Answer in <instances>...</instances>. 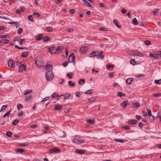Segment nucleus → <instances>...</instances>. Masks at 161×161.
<instances>
[{
	"instance_id": "nucleus-62",
	"label": "nucleus",
	"mask_w": 161,
	"mask_h": 161,
	"mask_svg": "<svg viewBox=\"0 0 161 161\" xmlns=\"http://www.w3.org/2000/svg\"><path fill=\"white\" fill-rule=\"evenodd\" d=\"M73 142L75 143L78 144V141L77 138L74 139L73 140Z\"/></svg>"
},
{
	"instance_id": "nucleus-1",
	"label": "nucleus",
	"mask_w": 161,
	"mask_h": 161,
	"mask_svg": "<svg viewBox=\"0 0 161 161\" xmlns=\"http://www.w3.org/2000/svg\"><path fill=\"white\" fill-rule=\"evenodd\" d=\"M35 62L36 65L38 67H41L43 65L42 59L39 57H36L35 58Z\"/></svg>"
},
{
	"instance_id": "nucleus-59",
	"label": "nucleus",
	"mask_w": 161,
	"mask_h": 161,
	"mask_svg": "<svg viewBox=\"0 0 161 161\" xmlns=\"http://www.w3.org/2000/svg\"><path fill=\"white\" fill-rule=\"evenodd\" d=\"M142 115L143 116L146 117L147 116V114L145 111H142Z\"/></svg>"
},
{
	"instance_id": "nucleus-63",
	"label": "nucleus",
	"mask_w": 161,
	"mask_h": 161,
	"mask_svg": "<svg viewBox=\"0 0 161 161\" xmlns=\"http://www.w3.org/2000/svg\"><path fill=\"white\" fill-rule=\"evenodd\" d=\"M68 84L71 86H73L75 85V84L74 83L72 84V82L71 81H69L68 82Z\"/></svg>"
},
{
	"instance_id": "nucleus-47",
	"label": "nucleus",
	"mask_w": 161,
	"mask_h": 161,
	"mask_svg": "<svg viewBox=\"0 0 161 161\" xmlns=\"http://www.w3.org/2000/svg\"><path fill=\"white\" fill-rule=\"evenodd\" d=\"M155 83L156 84H161V79L158 80H155Z\"/></svg>"
},
{
	"instance_id": "nucleus-50",
	"label": "nucleus",
	"mask_w": 161,
	"mask_h": 161,
	"mask_svg": "<svg viewBox=\"0 0 161 161\" xmlns=\"http://www.w3.org/2000/svg\"><path fill=\"white\" fill-rule=\"evenodd\" d=\"M50 98V97H47L44 98L41 101V103H42V102H44V101H45L46 100H47L48 99H49Z\"/></svg>"
},
{
	"instance_id": "nucleus-48",
	"label": "nucleus",
	"mask_w": 161,
	"mask_h": 161,
	"mask_svg": "<svg viewBox=\"0 0 161 161\" xmlns=\"http://www.w3.org/2000/svg\"><path fill=\"white\" fill-rule=\"evenodd\" d=\"M68 51H67L66 49H65V55H66V56H64V57H63V56H62V57H63V58H67V57L68 56Z\"/></svg>"
},
{
	"instance_id": "nucleus-22",
	"label": "nucleus",
	"mask_w": 161,
	"mask_h": 161,
	"mask_svg": "<svg viewBox=\"0 0 161 161\" xmlns=\"http://www.w3.org/2000/svg\"><path fill=\"white\" fill-rule=\"evenodd\" d=\"M28 55V52H24L21 54V56L22 57H25Z\"/></svg>"
},
{
	"instance_id": "nucleus-21",
	"label": "nucleus",
	"mask_w": 161,
	"mask_h": 161,
	"mask_svg": "<svg viewBox=\"0 0 161 161\" xmlns=\"http://www.w3.org/2000/svg\"><path fill=\"white\" fill-rule=\"evenodd\" d=\"M94 92V90L93 89L88 90L85 92V94H91Z\"/></svg>"
},
{
	"instance_id": "nucleus-10",
	"label": "nucleus",
	"mask_w": 161,
	"mask_h": 161,
	"mask_svg": "<svg viewBox=\"0 0 161 161\" xmlns=\"http://www.w3.org/2000/svg\"><path fill=\"white\" fill-rule=\"evenodd\" d=\"M75 59V56L73 54H72L69 57V61L70 63H72Z\"/></svg>"
},
{
	"instance_id": "nucleus-52",
	"label": "nucleus",
	"mask_w": 161,
	"mask_h": 161,
	"mask_svg": "<svg viewBox=\"0 0 161 161\" xmlns=\"http://www.w3.org/2000/svg\"><path fill=\"white\" fill-rule=\"evenodd\" d=\"M46 31L47 32H50L52 31V28L50 27L46 28Z\"/></svg>"
},
{
	"instance_id": "nucleus-25",
	"label": "nucleus",
	"mask_w": 161,
	"mask_h": 161,
	"mask_svg": "<svg viewBox=\"0 0 161 161\" xmlns=\"http://www.w3.org/2000/svg\"><path fill=\"white\" fill-rule=\"evenodd\" d=\"M16 151L18 153H23L25 152V151L24 149H20V148H18L16 149Z\"/></svg>"
},
{
	"instance_id": "nucleus-26",
	"label": "nucleus",
	"mask_w": 161,
	"mask_h": 161,
	"mask_svg": "<svg viewBox=\"0 0 161 161\" xmlns=\"http://www.w3.org/2000/svg\"><path fill=\"white\" fill-rule=\"evenodd\" d=\"M32 92V90H26L24 92V95H26L27 94H30V93H31Z\"/></svg>"
},
{
	"instance_id": "nucleus-7",
	"label": "nucleus",
	"mask_w": 161,
	"mask_h": 161,
	"mask_svg": "<svg viewBox=\"0 0 161 161\" xmlns=\"http://www.w3.org/2000/svg\"><path fill=\"white\" fill-rule=\"evenodd\" d=\"M26 70V67L24 64H22L19 66L18 69L19 72H22Z\"/></svg>"
},
{
	"instance_id": "nucleus-49",
	"label": "nucleus",
	"mask_w": 161,
	"mask_h": 161,
	"mask_svg": "<svg viewBox=\"0 0 161 161\" xmlns=\"http://www.w3.org/2000/svg\"><path fill=\"white\" fill-rule=\"evenodd\" d=\"M23 30L21 28H19L17 31V33L18 34H20L22 32Z\"/></svg>"
},
{
	"instance_id": "nucleus-31",
	"label": "nucleus",
	"mask_w": 161,
	"mask_h": 161,
	"mask_svg": "<svg viewBox=\"0 0 161 161\" xmlns=\"http://www.w3.org/2000/svg\"><path fill=\"white\" fill-rule=\"evenodd\" d=\"M132 106L134 108H138L139 107L140 104L138 103H133L132 104Z\"/></svg>"
},
{
	"instance_id": "nucleus-29",
	"label": "nucleus",
	"mask_w": 161,
	"mask_h": 161,
	"mask_svg": "<svg viewBox=\"0 0 161 161\" xmlns=\"http://www.w3.org/2000/svg\"><path fill=\"white\" fill-rule=\"evenodd\" d=\"M70 96V94L69 93H67L65 94L64 97V99L65 100L68 98Z\"/></svg>"
},
{
	"instance_id": "nucleus-64",
	"label": "nucleus",
	"mask_w": 161,
	"mask_h": 161,
	"mask_svg": "<svg viewBox=\"0 0 161 161\" xmlns=\"http://www.w3.org/2000/svg\"><path fill=\"white\" fill-rule=\"evenodd\" d=\"M78 14L80 17L82 18L83 17V15L82 14V13L81 11H80V12Z\"/></svg>"
},
{
	"instance_id": "nucleus-43",
	"label": "nucleus",
	"mask_w": 161,
	"mask_h": 161,
	"mask_svg": "<svg viewBox=\"0 0 161 161\" xmlns=\"http://www.w3.org/2000/svg\"><path fill=\"white\" fill-rule=\"evenodd\" d=\"M114 141L117 142H120L121 143H123L125 141L123 140L122 139H115L114 140Z\"/></svg>"
},
{
	"instance_id": "nucleus-19",
	"label": "nucleus",
	"mask_w": 161,
	"mask_h": 161,
	"mask_svg": "<svg viewBox=\"0 0 161 161\" xmlns=\"http://www.w3.org/2000/svg\"><path fill=\"white\" fill-rule=\"evenodd\" d=\"M48 51L50 52L51 54H54V53H52V52L55 49V47H48Z\"/></svg>"
},
{
	"instance_id": "nucleus-35",
	"label": "nucleus",
	"mask_w": 161,
	"mask_h": 161,
	"mask_svg": "<svg viewBox=\"0 0 161 161\" xmlns=\"http://www.w3.org/2000/svg\"><path fill=\"white\" fill-rule=\"evenodd\" d=\"M17 109L19 110L21 108H23V106L19 103L17 105Z\"/></svg>"
},
{
	"instance_id": "nucleus-11",
	"label": "nucleus",
	"mask_w": 161,
	"mask_h": 161,
	"mask_svg": "<svg viewBox=\"0 0 161 161\" xmlns=\"http://www.w3.org/2000/svg\"><path fill=\"white\" fill-rule=\"evenodd\" d=\"M63 108V107L61 105H60L58 104H56L54 106V109L55 110H57L61 109Z\"/></svg>"
},
{
	"instance_id": "nucleus-30",
	"label": "nucleus",
	"mask_w": 161,
	"mask_h": 161,
	"mask_svg": "<svg viewBox=\"0 0 161 161\" xmlns=\"http://www.w3.org/2000/svg\"><path fill=\"white\" fill-rule=\"evenodd\" d=\"M2 43L4 44H6L8 43L9 41L8 39H3L2 40Z\"/></svg>"
},
{
	"instance_id": "nucleus-27",
	"label": "nucleus",
	"mask_w": 161,
	"mask_h": 161,
	"mask_svg": "<svg viewBox=\"0 0 161 161\" xmlns=\"http://www.w3.org/2000/svg\"><path fill=\"white\" fill-rule=\"evenodd\" d=\"M86 121L88 123L92 124L94 122V119H86Z\"/></svg>"
},
{
	"instance_id": "nucleus-45",
	"label": "nucleus",
	"mask_w": 161,
	"mask_h": 161,
	"mask_svg": "<svg viewBox=\"0 0 161 161\" xmlns=\"http://www.w3.org/2000/svg\"><path fill=\"white\" fill-rule=\"evenodd\" d=\"M33 15L34 16H36L37 17H39L40 16V14L36 12H34L33 13Z\"/></svg>"
},
{
	"instance_id": "nucleus-46",
	"label": "nucleus",
	"mask_w": 161,
	"mask_h": 161,
	"mask_svg": "<svg viewBox=\"0 0 161 161\" xmlns=\"http://www.w3.org/2000/svg\"><path fill=\"white\" fill-rule=\"evenodd\" d=\"M153 96L155 97H160L161 96V94L160 93H158L156 94H153Z\"/></svg>"
},
{
	"instance_id": "nucleus-37",
	"label": "nucleus",
	"mask_w": 161,
	"mask_h": 161,
	"mask_svg": "<svg viewBox=\"0 0 161 161\" xmlns=\"http://www.w3.org/2000/svg\"><path fill=\"white\" fill-rule=\"evenodd\" d=\"M122 128L125 130H129L130 129V127L129 125H125L122 126Z\"/></svg>"
},
{
	"instance_id": "nucleus-18",
	"label": "nucleus",
	"mask_w": 161,
	"mask_h": 161,
	"mask_svg": "<svg viewBox=\"0 0 161 161\" xmlns=\"http://www.w3.org/2000/svg\"><path fill=\"white\" fill-rule=\"evenodd\" d=\"M133 80V78H128L126 80V82L128 84H130Z\"/></svg>"
},
{
	"instance_id": "nucleus-14",
	"label": "nucleus",
	"mask_w": 161,
	"mask_h": 161,
	"mask_svg": "<svg viewBox=\"0 0 161 161\" xmlns=\"http://www.w3.org/2000/svg\"><path fill=\"white\" fill-rule=\"evenodd\" d=\"M53 66L52 65H47L46 67V70L48 72L49 71H51L52 69Z\"/></svg>"
},
{
	"instance_id": "nucleus-61",
	"label": "nucleus",
	"mask_w": 161,
	"mask_h": 161,
	"mask_svg": "<svg viewBox=\"0 0 161 161\" xmlns=\"http://www.w3.org/2000/svg\"><path fill=\"white\" fill-rule=\"evenodd\" d=\"M114 72H111L110 74H109L108 76L111 78L112 77H113L114 76Z\"/></svg>"
},
{
	"instance_id": "nucleus-2",
	"label": "nucleus",
	"mask_w": 161,
	"mask_h": 161,
	"mask_svg": "<svg viewBox=\"0 0 161 161\" xmlns=\"http://www.w3.org/2000/svg\"><path fill=\"white\" fill-rule=\"evenodd\" d=\"M47 80L49 81L52 80L53 78V75L51 71L47 72L45 75Z\"/></svg>"
},
{
	"instance_id": "nucleus-54",
	"label": "nucleus",
	"mask_w": 161,
	"mask_h": 161,
	"mask_svg": "<svg viewBox=\"0 0 161 161\" xmlns=\"http://www.w3.org/2000/svg\"><path fill=\"white\" fill-rule=\"evenodd\" d=\"M28 18L30 21H33V19L32 16L28 15Z\"/></svg>"
},
{
	"instance_id": "nucleus-60",
	"label": "nucleus",
	"mask_w": 161,
	"mask_h": 161,
	"mask_svg": "<svg viewBox=\"0 0 161 161\" xmlns=\"http://www.w3.org/2000/svg\"><path fill=\"white\" fill-rule=\"evenodd\" d=\"M107 29L106 28H104V27H100V30L101 31H107Z\"/></svg>"
},
{
	"instance_id": "nucleus-34",
	"label": "nucleus",
	"mask_w": 161,
	"mask_h": 161,
	"mask_svg": "<svg viewBox=\"0 0 161 161\" xmlns=\"http://www.w3.org/2000/svg\"><path fill=\"white\" fill-rule=\"evenodd\" d=\"M50 39V38L48 36H45L44 38L43 39V41L44 42H47Z\"/></svg>"
},
{
	"instance_id": "nucleus-53",
	"label": "nucleus",
	"mask_w": 161,
	"mask_h": 161,
	"mask_svg": "<svg viewBox=\"0 0 161 161\" xmlns=\"http://www.w3.org/2000/svg\"><path fill=\"white\" fill-rule=\"evenodd\" d=\"M21 40V38H19L18 37H15L13 41L14 42H15L16 41H18L19 42Z\"/></svg>"
},
{
	"instance_id": "nucleus-8",
	"label": "nucleus",
	"mask_w": 161,
	"mask_h": 161,
	"mask_svg": "<svg viewBox=\"0 0 161 161\" xmlns=\"http://www.w3.org/2000/svg\"><path fill=\"white\" fill-rule=\"evenodd\" d=\"M128 101L127 100H126L123 101L120 105L123 109H125V108L126 106L128 104Z\"/></svg>"
},
{
	"instance_id": "nucleus-4",
	"label": "nucleus",
	"mask_w": 161,
	"mask_h": 161,
	"mask_svg": "<svg viewBox=\"0 0 161 161\" xmlns=\"http://www.w3.org/2000/svg\"><path fill=\"white\" fill-rule=\"evenodd\" d=\"M49 153H58L60 152V150L59 148L56 147H54L52 149H49Z\"/></svg>"
},
{
	"instance_id": "nucleus-39",
	"label": "nucleus",
	"mask_w": 161,
	"mask_h": 161,
	"mask_svg": "<svg viewBox=\"0 0 161 161\" xmlns=\"http://www.w3.org/2000/svg\"><path fill=\"white\" fill-rule=\"evenodd\" d=\"M6 135L7 136L10 137L12 135V133L11 131L7 132L6 133Z\"/></svg>"
},
{
	"instance_id": "nucleus-3",
	"label": "nucleus",
	"mask_w": 161,
	"mask_h": 161,
	"mask_svg": "<svg viewBox=\"0 0 161 161\" xmlns=\"http://www.w3.org/2000/svg\"><path fill=\"white\" fill-rule=\"evenodd\" d=\"M8 66L11 68H13L15 66L14 62L12 59H9L8 62Z\"/></svg>"
},
{
	"instance_id": "nucleus-6",
	"label": "nucleus",
	"mask_w": 161,
	"mask_h": 161,
	"mask_svg": "<svg viewBox=\"0 0 161 161\" xmlns=\"http://www.w3.org/2000/svg\"><path fill=\"white\" fill-rule=\"evenodd\" d=\"M98 53V52H97ZM104 56L103 55V52L101 51L99 53H97L96 58L97 59H103Z\"/></svg>"
},
{
	"instance_id": "nucleus-58",
	"label": "nucleus",
	"mask_w": 161,
	"mask_h": 161,
	"mask_svg": "<svg viewBox=\"0 0 161 161\" xmlns=\"http://www.w3.org/2000/svg\"><path fill=\"white\" fill-rule=\"evenodd\" d=\"M135 117L136 119H138V120H139L140 119H141L142 118V117L141 116L138 115H136Z\"/></svg>"
},
{
	"instance_id": "nucleus-33",
	"label": "nucleus",
	"mask_w": 161,
	"mask_h": 161,
	"mask_svg": "<svg viewBox=\"0 0 161 161\" xmlns=\"http://www.w3.org/2000/svg\"><path fill=\"white\" fill-rule=\"evenodd\" d=\"M132 22L134 25H137L138 22L136 18H133L132 19Z\"/></svg>"
},
{
	"instance_id": "nucleus-56",
	"label": "nucleus",
	"mask_w": 161,
	"mask_h": 161,
	"mask_svg": "<svg viewBox=\"0 0 161 161\" xmlns=\"http://www.w3.org/2000/svg\"><path fill=\"white\" fill-rule=\"evenodd\" d=\"M144 43L147 45H149L150 44L151 42L149 41L146 40L144 41Z\"/></svg>"
},
{
	"instance_id": "nucleus-13",
	"label": "nucleus",
	"mask_w": 161,
	"mask_h": 161,
	"mask_svg": "<svg viewBox=\"0 0 161 161\" xmlns=\"http://www.w3.org/2000/svg\"><path fill=\"white\" fill-rule=\"evenodd\" d=\"M137 122V121L135 119L131 120L129 121L128 122L129 124L130 125H132L134 124Z\"/></svg>"
},
{
	"instance_id": "nucleus-24",
	"label": "nucleus",
	"mask_w": 161,
	"mask_h": 161,
	"mask_svg": "<svg viewBox=\"0 0 161 161\" xmlns=\"http://www.w3.org/2000/svg\"><path fill=\"white\" fill-rule=\"evenodd\" d=\"M83 2L87 6L90 7H92L90 3L86 0H83Z\"/></svg>"
},
{
	"instance_id": "nucleus-23",
	"label": "nucleus",
	"mask_w": 161,
	"mask_h": 161,
	"mask_svg": "<svg viewBox=\"0 0 161 161\" xmlns=\"http://www.w3.org/2000/svg\"><path fill=\"white\" fill-rule=\"evenodd\" d=\"M26 95V97L25 98V101H28L31 98V96L30 94H27Z\"/></svg>"
},
{
	"instance_id": "nucleus-36",
	"label": "nucleus",
	"mask_w": 161,
	"mask_h": 161,
	"mask_svg": "<svg viewBox=\"0 0 161 161\" xmlns=\"http://www.w3.org/2000/svg\"><path fill=\"white\" fill-rule=\"evenodd\" d=\"M19 122V120L18 119H15L14 120L12 123V125H16Z\"/></svg>"
},
{
	"instance_id": "nucleus-15",
	"label": "nucleus",
	"mask_w": 161,
	"mask_h": 161,
	"mask_svg": "<svg viewBox=\"0 0 161 161\" xmlns=\"http://www.w3.org/2000/svg\"><path fill=\"white\" fill-rule=\"evenodd\" d=\"M159 54H154L152 53H150L149 56L151 58H158Z\"/></svg>"
},
{
	"instance_id": "nucleus-16",
	"label": "nucleus",
	"mask_w": 161,
	"mask_h": 161,
	"mask_svg": "<svg viewBox=\"0 0 161 161\" xmlns=\"http://www.w3.org/2000/svg\"><path fill=\"white\" fill-rule=\"evenodd\" d=\"M97 51L93 52L89 54V57H93L97 55Z\"/></svg>"
},
{
	"instance_id": "nucleus-9",
	"label": "nucleus",
	"mask_w": 161,
	"mask_h": 161,
	"mask_svg": "<svg viewBox=\"0 0 161 161\" xmlns=\"http://www.w3.org/2000/svg\"><path fill=\"white\" fill-rule=\"evenodd\" d=\"M62 47L61 46H58L55 50V51L54 52V54H58L62 52Z\"/></svg>"
},
{
	"instance_id": "nucleus-28",
	"label": "nucleus",
	"mask_w": 161,
	"mask_h": 161,
	"mask_svg": "<svg viewBox=\"0 0 161 161\" xmlns=\"http://www.w3.org/2000/svg\"><path fill=\"white\" fill-rule=\"evenodd\" d=\"M96 99L94 97H92L91 98H87V101L88 102H92L96 100Z\"/></svg>"
},
{
	"instance_id": "nucleus-57",
	"label": "nucleus",
	"mask_w": 161,
	"mask_h": 161,
	"mask_svg": "<svg viewBox=\"0 0 161 161\" xmlns=\"http://www.w3.org/2000/svg\"><path fill=\"white\" fill-rule=\"evenodd\" d=\"M143 124L142 122H140L138 125V126L141 128H142L143 127Z\"/></svg>"
},
{
	"instance_id": "nucleus-55",
	"label": "nucleus",
	"mask_w": 161,
	"mask_h": 161,
	"mask_svg": "<svg viewBox=\"0 0 161 161\" xmlns=\"http://www.w3.org/2000/svg\"><path fill=\"white\" fill-rule=\"evenodd\" d=\"M10 111H11V110H9V111L7 112L6 113H5L4 114L3 117L4 118V117H6L7 116H9Z\"/></svg>"
},
{
	"instance_id": "nucleus-40",
	"label": "nucleus",
	"mask_w": 161,
	"mask_h": 161,
	"mask_svg": "<svg viewBox=\"0 0 161 161\" xmlns=\"http://www.w3.org/2000/svg\"><path fill=\"white\" fill-rule=\"evenodd\" d=\"M19 146H21V147H26V146H28V144L23 143H19L18 145Z\"/></svg>"
},
{
	"instance_id": "nucleus-51",
	"label": "nucleus",
	"mask_w": 161,
	"mask_h": 161,
	"mask_svg": "<svg viewBox=\"0 0 161 161\" xmlns=\"http://www.w3.org/2000/svg\"><path fill=\"white\" fill-rule=\"evenodd\" d=\"M130 63L132 64V65H135V64L136 62V61H135V60L134 59H132V60H131L130 61Z\"/></svg>"
},
{
	"instance_id": "nucleus-38",
	"label": "nucleus",
	"mask_w": 161,
	"mask_h": 161,
	"mask_svg": "<svg viewBox=\"0 0 161 161\" xmlns=\"http://www.w3.org/2000/svg\"><path fill=\"white\" fill-rule=\"evenodd\" d=\"M147 113H148V116L149 117L151 116H152V112H151V110L150 109L147 108Z\"/></svg>"
},
{
	"instance_id": "nucleus-20",
	"label": "nucleus",
	"mask_w": 161,
	"mask_h": 161,
	"mask_svg": "<svg viewBox=\"0 0 161 161\" xmlns=\"http://www.w3.org/2000/svg\"><path fill=\"white\" fill-rule=\"evenodd\" d=\"M43 37V35L42 34H38L37 35L36 37V40H41Z\"/></svg>"
},
{
	"instance_id": "nucleus-41",
	"label": "nucleus",
	"mask_w": 161,
	"mask_h": 161,
	"mask_svg": "<svg viewBox=\"0 0 161 161\" xmlns=\"http://www.w3.org/2000/svg\"><path fill=\"white\" fill-rule=\"evenodd\" d=\"M9 37V36L7 34L0 36V38H8Z\"/></svg>"
},
{
	"instance_id": "nucleus-32",
	"label": "nucleus",
	"mask_w": 161,
	"mask_h": 161,
	"mask_svg": "<svg viewBox=\"0 0 161 161\" xmlns=\"http://www.w3.org/2000/svg\"><path fill=\"white\" fill-rule=\"evenodd\" d=\"M114 23V24L115 25L119 28H121V26L119 25L118 23V21L115 19H114L113 20Z\"/></svg>"
},
{
	"instance_id": "nucleus-17",
	"label": "nucleus",
	"mask_w": 161,
	"mask_h": 161,
	"mask_svg": "<svg viewBox=\"0 0 161 161\" xmlns=\"http://www.w3.org/2000/svg\"><path fill=\"white\" fill-rule=\"evenodd\" d=\"M78 141V144H80L82 143H83L84 142L85 140L83 139L82 137H80L77 138Z\"/></svg>"
},
{
	"instance_id": "nucleus-12",
	"label": "nucleus",
	"mask_w": 161,
	"mask_h": 161,
	"mask_svg": "<svg viewBox=\"0 0 161 161\" xmlns=\"http://www.w3.org/2000/svg\"><path fill=\"white\" fill-rule=\"evenodd\" d=\"M75 152L79 154H84L86 152V151L83 150L77 149L75 150Z\"/></svg>"
},
{
	"instance_id": "nucleus-44",
	"label": "nucleus",
	"mask_w": 161,
	"mask_h": 161,
	"mask_svg": "<svg viewBox=\"0 0 161 161\" xmlns=\"http://www.w3.org/2000/svg\"><path fill=\"white\" fill-rule=\"evenodd\" d=\"M7 107V105H3L1 108V110L0 111V112H1L2 111L4 110Z\"/></svg>"
},
{
	"instance_id": "nucleus-5",
	"label": "nucleus",
	"mask_w": 161,
	"mask_h": 161,
	"mask_svg": "<svg viewBox=\"0 0 161 161\" xmlns=\"http://www.w3.org/2000/svg\"><path fill=\"white\" fill-rule=\"evenodd\" d=\"M88 48L86 47H81L80 49V52L82 54H84L87 51Z\"/></svg>"
},
{
	"instance_id": "nucleus-42",
	"label": "nucleus",
	"mask_w": 161,
	"mask_h": 161,
	"mask_svg": "<svg viewBox=\"0 0 161 161\" xmlns=\"http://www.w3.org/2000/svg\"><path fill=\"white\" fill-rule=\"evenodd\" d=\"M145 76V75L142 74H137L135 75V76L136 77H141Z\"/></svg>"
}]
</instances>
